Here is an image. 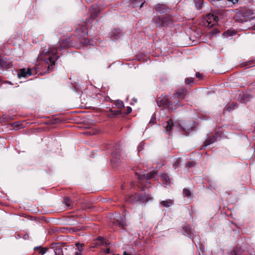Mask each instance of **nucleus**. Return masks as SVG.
<instances>
[{
	"label": "nucleus",
	"mask_w": 255,
	"mask_h": 255,
	"mask_svg": "<svg viewBox=\"0 0 255 255\" xmlns=\"http://www.w3.org/2000/svg\"><path fill=\"white\" fill-rule=\"evenodd\" d=\"M57 50L53 49L47 51L46 54L49 57L48 58L44 59L46 63L48 65L47 71L50 72L53 68L55 65V61L57 60L59 56L56 55Z\"/></svg>",
	"instance_id": "1"
},
{
	"label": "nucleus",
	"mask_w": 255,
	"mask_h": 255,
	"mask_svg": "<svg viewBox=\"0 0 255 255\" xmlns=\"http://www.w3.org/2000/svg\"><path fill=\"white\" fill-rule=\"evenodd\" d=\"M153 21L156 24L157 26H169L172 23L173 20L172 18L168 15L155 16L153 18Z\"/></svg>",
	"instance_id": "2"
},
{
	"label": "nucleus",
	"mask_w": 255,
	"mask_h": 255,
	"mask_svg": "<svg viewBox=\"0 0 255 255\" xmlns=\"http://www.w3.org/2000/svg\"><path fill=\"white\" fill-rule=\"evenodd\" d=\"M75 32L79 38H83L84 40V41L83 42L84 45H88L90 44L89 41L86 39V36L88 34V31L85 25H83L79 26L76 28Z\"/></svg>",
	"instance_id": "3"
},
{
	"label": "nucleus",
	"mask_w": 255,
	"mask_h": 255,
	"mask_svg": "<svg viewBox=\"0 0 255 255\" xmlns=\"http://www.w3.org/2000/svg\"><path fill=\"white\" fill-rule=\"evenodd\" d=\"M205 20L206 21L205 25L206 26L211 27L217 23L218 17L212 13H209L205 17Z\"/></svg>",
	"instance_id": "4"
},
{
	"label": "nucleus",
	"mask_w": 255,
	"mask_h": 255,
	"mask_svg": "<svg viewBox=\"0 0 255 255\" xmlns=\"http://www.w3.org/2000/svg\"><path fill=\"white\" fill-rule=\"evenodd\" d=\"M37 73L36 68H33L32 69L28 68H21L19 70L17 73V76L18 78H26L32 74V72Z\"/></svg>",
	"instance_id": "5"
},
{
	"label": "nucleus",
	"mask_w": 255,
	"mask_h": 255,
	"mask_svg": "<svg viewBox=\"0 0 255 255\" xmlns=\"http://www.w3.org/2000/svg\"><path fill=\"white\" fill-rule=\"evenodd\" d=\"M112 222L114 226L121 228H123L127 226L125 220L122 219L118 213H115L114 218Z\"/></svg>",
	"instance_id": "6"
},
{
	"label": "nucleus",
	"mask_w": 255,
	"mask_h": 255,
	"mask_svg": "<svg viewBox=\"0 0 255 255\" xmlns=\"http://www.w3.org/2000/svg\"><path fill=\"white\" fill-rule=\"evenodd\" d=\"M156 172L154 171L148 173L142 172V174L136 173V175L139 180H148L154 177Z\"/></svg>",
	"instance_id": "7"
},
{
	"label": "nucleus",
	"mask_w": 255,
	"mask_h": 255,
	"mask_svg": "<svg viewBox=\"0 0 255 255\" xmlns=\"http://www.w3.org/2000/svg\"><path fill=\"white\" fill-rule=\"evenodd\" d=\"M157 104L159 107L163 106L165 107H169L171 105V103L168 100L166 97H163L162 98H159L157 100Z\"/></svg>",
	"instance_id": "8"
},
{
	"label": "nucleus",
	"mask_w": 255,
	"mask_h": 255,
	"mask_svg": "<svg viewBox=\"0 0 255 255\" xmlns=\"http://www.w3.org/2000/svg\"><path fill=\"white\" fill-rule=\"evenodd\" d=\"M155 10L160 13H164L168 11V7L163 4H157L155 5Z\"/></svg>",
	"instance_id": "9"
},
{
	"label": "nucleus",
	"mask_w": 255,
	"mask_h": 255,
	"mask_svg": "<svg viewBox=\"0 0 255 255\" xmlns=\"http://www.w3.org/2000/svg\"><path fill=\"white\" fill-rule=\"evenodd\" d=\"M152 199L151 196L148 193H140L138 195V200L142 202H146Z\"/></svg>",
	"instance_id": "10"
},
{
	"label": "nucleus",
	"mask_w": 255,
	"mask_h": 255,
	"mask_svg": "<svg viewBox=\"0 0 255 255\" xmlns=\"http://www.w3.org/2000/svg\"><path fill=\"white\" fill-rule=\"evenodd\" d=\"M10 67V62L6 58H0V68L8 69Z\"/></svg>",
	"instance_id": "11"
},
{
	"label": "nucleus",
	"mask_w": 255,
	"mask_h": 255,
	"mask_svg": "<svg viewBox=\"0 0 255 255\" xmlns=\"http://www.w3.org/2000/svg\"><path fill=\"white\" fill-rule=\"evenodd\" d=\"M186 94V90L184 89H181L176 91L174 95V98L176 99H184Z\"/></svg>",
	"instance_id": "12"
},
{
	"label": "nucleus",
	"mask_w": 255,
	"mask_h": 255,
	"mask_svg": "<svg viewBox=\"0 0 255 255\" xmlns=\"http://www.w3.org/2000/svg\"><path fill=\"white\" fill-rule=\"evenodd\" d=\"M163 126L165 128L166 131L170 133L172 127L174 126L173 122L172 120H169L164 123Z\"/></svg>",
	"instance_id": "13"
},
{
	"label": "nucleus",
	"mask_w": 255,
	"mask_h": 255,
	"mask_svg": "<svg viewBox=\"0 0 255 255\" xmlns=\"http://www.w3.org/2000/svg\"><path fill=\"white\" fill-rule=\"evenodd\" d=\"M111 161L114 163H118L120 159V154L119 151H114L112 153Z\"/></svg>",
	"instance_id": "14"
},
{
	"label": "nucleus",
	"mask_w": 255,
	"mask_h": 255,
	"mask_svg": "<svg viewBox=\"0 0 255 255\" xmlns=\"http://www.w3.org/2000/svg\"><path fill=\"white\" fill-rule=\"evenodd\" d=\"M121 35V30L119 28H114L112 30L111 33V36L114 39H118Z\"/></svg>",
	"instance_id": "15"
},
{
	"label": "nucleus",
	"mask_w": 255,
	"mask_h": 255,
	"mask_svg": "<svg viewBox=\"0 0 255 255\" xmlns=\"http://www.w3.org/2000/svg\"><path fill=\"white\" fill-rule=\"evenodd\" d=\"M174 204V202L171 199H166L160 202V205L164 207L168 208L172 206Z\"/></svg>",
	"instance_id": "16"
},
{
	"label": "nucleus",
	"mask_w": 255,
	"mask_h": 255,
	"mask_svg": "<svg viewBox=\"0 0 255 255\" xmlns=\"http://www.w3.org/2000/svg\"><path fill=\"white\" fill-rule=\"evenodd\" d=\"M161 178L164 184L169 185L171 183L170 178L167 174L163 173L161 175Z\"/></svg>",
	"instance_id": "17"
},
{
	"label": "nucleus",
	"mask_w": 255,
	"mask_h": 255,
	"mask_svg": "<svg viewBox=\"0 0 255 255\" xmlns=\"http://www.w3.org/2000/svg\"><path fill=\"white\" fill-rule=\"evenodd\" d=\"M145 1H143L142 0H132V4L133 7H137L139 6L140 8L145 3Z\"/></svg>",
	"instance_id": "18"
},
{
	"label": "nucleus",
	"mask_w": 255,
	"mask_h": 255,
	"mask_svg": "<svg viewBox=\"0 0 255 255\" xmlns=\"http://www.w3.org/2000/svg\"><path fill=\"white\" fill-rule=\"evenodd\" d=\"M34 250L38 251L39 253L41 255H44V254L46 253L47 251V249L45 248H41L37 247L34 248Z\"/></svg>",
	"instance_id": "19"
},
{
	"label": "nucleus",
	"mask_w": 255,
	"mask_h": 255,
	"mask_svg": "<svg viewBox=\"0 0 255 255\" xmlns=\"http://www.w3.org/2000/svg\"><path fill=\"white\" fill-rule=\"evenodd\" d=\"M231 255H242V251L239 249L237 248L234 251L231 253Z\"/></svg>",
	"instance_id": "20"
},
{
	"label": "nucleus",
	"mask_w": 255,
	"mask_h": 255,
	"mask_svg": "<svg viewBox=\"0 0 255 255\" xmlns=\"http://www.w3.org/2000/svg\"><path fill=\"white\" fill-rule=\"evenodd\" d=\"M55 255H63L62 249L57 247L54 250Z\"/></svg>",
	"instance_id": "21"
},
{
	"label": "nucleus",
	"mask_w": 255,
	"mask_h": 255,
	"mask_svg": "<svg viewBox=\"0 0 255 255\" xmlns=\"http://www.w3.org/2000/svg\"><path fill=\"white\" fill-rule=\"evenodd\" d=\"M183 194L184 197L186 196L189 198L191 197V192L189 190L187 189H184L183 191Z\"/></svg>",
	"instance_id": "22"
},
{
	"label": "nucleus",
	"mask_w": 255,
	"mask_h": 255,
	"mask_svg": "<svg viewBox=\"0 0 255 255\" xmlns=\"http://www.w3.org/2000/svg\"><path fill=\"white\" fill-rule=\"evenodd\" d=\"M197 9H200L202 7L203 0H194Z\"/></svg>",
	"instance_id": "23"
},
{
	"label": "nucleus",
	"mask_w": 255,
	"mask_h": 255,
	"mask_svg": "<svg viewBox=\"0 0 255 255\" xmlns=\"http://www.w3.org/2000/svg\"><path fill=\"white\" fill-rule=\"evenodd\" d=\"M215 137L214 136H213L205 142V145L206 146H208V145L213 143L215 141Z\"/></svg>",
	"instance_id": "24"
},
{
	"label": "nucleus",
	"mask_w": 255,
	"mask_h": 255,
	"mask_svg": "<svg viewBox=\"0 0 255 255\" xmlns=\"http://www.w3.org/2000/svg\"><path fill=\"white\" fill-rule=\"evenodd\" d=\"M64 203H65L67 207L69 208H71L72 207L70 204V200L69 198H66L64 199Z\"/></svg>",
	"instance_id": "25"
},
{
	"label": "nucleus",
	"mask_w": 255,
	"mask_h": 255,
	"mask_svg": "<svg viewBox=\"0 0 255 255\" xmlns=\"http://www.w3.org/2000/svg\"><path fill=\"white\" fill-rule=\"evenodd\" d=\"M236 106V104H232L230 106L226 107L225 110L230 112V111L235 109Z\"/></svg>",
	"instance_id": "26"
},
{
	"label": "nucleus",
	"mask_w": 255,
	"mask_h": 255,
	"mask_svg": "<svg viewBox=\"0 0 255 255\" xmlns=\"http://www.w3.org/2000/svg\"><path fill=\"white\" fill-rule=\"evenodd\" d=\"M76 246L77 247V250H78L77 251L81 252L82 253L83 251V247H84V244L80 245L79 243H77L76 244Z\"/></svg>",
	"instance_id": "27"
},
{
	"label": "nucleus",
	"mask_w": 255,
	"mask_h": 255,
	"mask_svg": "<svg viewBox=\"0 0 255 255\" xmlns=\"http://www.w3.org/2000/svg\"><path fill=\"white\" fill-rule=\"evenodd\" d=\"M116 106H117L118 108H119L121 109V108H122L123 107H124V103H123V102L122 101H120V100H117V101H116Z\"/></svg>",
	"instance_id": "28"
},
{
	"label": "nucleus",
	"mask_w": 255,
	"mask_h": 255,
	"mask_svg": "<svg viewBox=\"0 0 255 255\" xmlns=\"http://www.w3.org/2000/svg\"><path fill=\"white\" fill-rule=\"evenodd\" d=\"M184 230L187 232V235L191 237L192 234L191 228L190 227H186Z\"/></svg>",
	"instance_id": "29"
},
{
	"label": "nucleus",
	"mask_w": 255,
	"mask_h": 255,
	"mask_svg": "<svg viewBox=\"0 0 255 255\" xmlns=\"http://www.w3.org/2000/svg\"><path fill=\"white\" fill-rule=\"evenodd\" d=\"M98 12L96 11H94L93 12H92L91 13V17L92 18H95V17H96L97 16H98Z\"/></svg>",
	"instance_id": "30"
},
{
	"label": "nucleus",
	"mask_w": 255,
	"mask_h": 255,
	"mask_svg": "<svg viewBox=\"0 0 255 255\" xmlns=\"http://www.w3.org/2000/svg\"><path fill=\"white\" fill-rule=\"evenodd\" d=\"M193 79L192 78H188L186 79V80H185V82L187 84H191V83H193Z\"/></svg>",
	"instance_id": "31"
},
{
	"label": "nucleus",
	"mask_w": 255,
	"mask_h": 255,
	"mask_svg": "<svg viewBox=\"0 0 255 255\" xmlns=\"http://www.w3.org/2000/svg\"><path fill=\"white\" fill-rule=\"evenodd\" d=\"M181 161V159L180 158H178L177 160H176V161L174 163V168H176L177 166H178V164H179V163Z\"/></svg>",
	"instance_id": "32"
},
{
	"label": "nucleus",
	"mask_w": 255,
	"mask_h": 255,
	"mask_svg": "<svg viewBox=\"0 0 255 255\" xmlns=\"http://www.w3.org/2000/svg\"><path fill=\"white\" fill-rule=\"evenodd\" d=\"M66 46V44L64 42H63L62 43L60 44V47H58V48L61 50V49L64 48Z\"/></svg>",
	"instance_id": "33"
},
{
	"label": "nucleus",
	"mask_w": 255,
	"mask_h": 255,
	"mask_svg": "<svg viewBox=\"0 0 255 255\" xmlns=\"http://www.w3.org/2000/svg\"><path fill=\"white\" fill-rule=\"evenodd\" d=\"M20 125V124L18 122L14 123L12 124V126H13V128H19Z\"/></svg>",
	"instance_id": "34"
},
{
	"label": "nucleus",
	"mask_w": 255,
	"mask_h": 255,
	"mask_svg": "<svg viewBox=\"0 0 255 255\" xmlns=\"http://www.w3.org/2000/svg\"><path fill=\"white\" fill-rule=\"evenodd\" d=\"M132 109L130 107H127V114H129L131 112Z\"/></svg>",
	"instance_id": "35"
},
{
	"label": "nucleus",
	"mask_w": 255,
	"mask_h": 255,
	"mask_svg": "<svg viewBox=\"0 0 255 255\" xmlns=\"http://www.w3.org/2000/svg\"><path fill=\"white\" fill-rule=\"evenodd\" d=\"M228 1L231 2L233 4H235L239 1V0H227Z\"/></svg>",
	"instance_id": "36"
},
{
	"label": "nucleus",
	"mask_w": 255,
	"mask_h": 255,
	"mask_svg": "<svg viewBox=\"0 0 255 255\" xmlns=\"http://www.w3.org/2000/svg\"><path fill=\"white\" fill-rule=\"evenodd\" d=\"M97 240H99V241H102V244H103L104 243V239L103 238H102V237H99L98 238H97Z\"/></svg>",
	"instance_id": "37"
},
{
	"label": "nucleus",
	"mask_w": 255,
	"mask_h": 255,
	"mask_svg": "<svg viewBox=\"0 0 255 255\" xmlns=\"http://www.w3.org/2000/svg\"><path fill=\"white\" fill-rule=\"evenodd\" d=\"M240 21L241 22H242V23H243V22H245V23H246V22H250V21L249 19H245V20H241Z\"/></svg>",
	"instance_id": "38"
},
{
	"label": "nucleus",
	"mask_w": 255,
	"mask_h": 255,
	"mask_svg": "<svg viewBox=\"0 0 255 255\" xmlns=\"http://www.w3.org/2000/svg\"><path fill=\"white\" fill-rule=\"evenodd\" d=\"M56 49V50H57V48H54V47H51V48H49V49H47V50H46V49H45V50H46V51L45 52V54L46 55H47V54H46V52H47V51H48V50H50L51 49Z\"/></svg>",
	"instance_id": "39"
},
{
	"label": "nucleus",
	"mask_w": 255,
	"mask_h": 255,
	"mask_svg": "<svg viewBox=\"0 0 255 255\" xmlns=\"http://www.w3.org/2000/svg\"><path fill=\"white\" fill-rule=\"evenodd\" d=\"M196 76L197 78H200L201 77V75L199 73H196Z\"/></svg>",
	"instance_id": "40"
},
{
	"label": "nucleus",
	"mask_w": 255,
	"mask_h": 255,
	"mask_svg": "<svg viewBox=\"0 0 255 255\" xmlns=\"http://www.w3.org/2000/svg\"><path fill=\"white\" fill-rule=\"evenodd\" d=\"M82 252H79V251H77L76 253H75V255H82Z\"/></svg>",
	"instance_id": "41"
},
{
	"label": "nucleus",
	"mask_w": 255,
	"mask_h": 255,
	"mask_svg": "<svg viewBox=\"0 0 255 255\" xmlns=\"http://www.w3.org/2000/svg\"><path fill=\"white\" fill-rule=\"evenodd\" d=\"M87 3H91L94 0H85Z\"/></svg>",
	"instance_id": "42"
},
{
	"label": "nucleus",
	"mask_w": 255,
	"mask_h": 255,
	"mask_svg": "<svg viewBox=\"0 0 255 255\" xmlns=\"http://www.w3.org/2000/svg\"><path fill=\"white\" fill-rule=\"evenodd\" d=\"M192 164V162H188L187 163V166H190V165H191Z\"/></svg>",
	"instance_id": "43"
},
{
	"label": "nucleus",
	"mask_w": 255,
	"mask_h": 255,
	"mask_svg": "<svg viewBox=\"0 0 255 255\" xmlns=\"http://www.w3.org/2000/svg\"><path fill=\"white\" fill-rule=\"evenodd\" d=\"M86 22L87 23H88V22H89L90 21V20L89 18L86 19Z\"/></svg>",
	"instance_id": "44"
},
{
	"label": "nucleus",
	"mask_w": 255,
	"mask_h": 255,
	"mask_svg": "<svg viewBox=\"0 0 255 255\" xmlns=\"http://www.w3.org/2000/svg\"><path fill=\"white\" fill-rule=\"evenodd\" d=\"M107 253H110V249H107Z\"/></svg>",
	"instance_id": "45"
},
{
	"label": "nucleus",
	"mask_w": 255,
	"mask_h": 255,
	"mask_svg": "<svg viewBox=\"0 0 255 255\" xmlns=\"http://www.w3.org/2000/svg\"><path fill=\"white\" fill-rule=\"evenodd\" d=\"M44 53V51H42V53H41V55H43Z\"/></svg>",
	"instance_id": "46"
},
{
	"label": "nucleus",
	"mask_w": 255,
	"mask_h": 255,
	"mask_svg": "<svg viewBox=\"0 0 255 255\" xmlns=\"http://www.w3.org/2000/svg\"><path fill=\"white\" fill-rule=\"evenodd\" d=\"M151 121H153V119H151L150 121V123H151Z\"/></svg>",
	"instance_id": "47"
},
{
	"label": "nucleus",
	"mask_w": 255,
	"mask_h": 255,
	"mask_svg": "<svg viewBox=\"0 0 255 255\" xmlns=\"http://www.w3.org/2000/svg\"><path fill=\"white\" fill-rule=\"evenodd\" d=\"M254 132L255 133V128H254Z\"/></svg>",
	"instance_id": "48"
},
{
	"label": "nucleus",
	"mask_w": 255,
	"mask_h": 255,
	"mask_svg": "<svg viewBox=\"0 0 255 255\" xmlns=\"http://www.w3.org/2000/svg\"><path fill=\"white\" fill-rule=\"evenodd\" d=\"M151 119H155V118L153 117V116H152Z\"/></svg>",
	"instance_id": "49"
},
{
	"label": "nucleus",
	"mask_w": 255,
	"mask_h": 255,
	"mask_svg": "<svg viewBox=\"0 0 255 255\" xmlns=\"http://www.w3.org/2000/svg\"><path fill=\"white\" fill-rule=\"evenodd\" d=\"M116 150H117V146H116Z\"/></svg>",
	"instance_id": "50"
}]
</instances>
